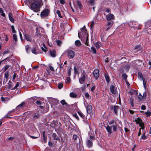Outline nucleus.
<instances>
[{
	"instance_id": "1",
	"label": "nucleus",
	"mask_w": 151,
	"mask_h": 151,
	"mask_svg": "<svg viewBox=\"0 0 151 151\" xmlns=\"http://www.w3.org/2000/svg\"><path fill=\"white\" fill-rule=\"evenodd\" d=\"M87 30L85 26L81 29L78 33V37L81 39L82 41L85 42L87 45H88V35L86 33Z\"/></svg>"
},
{
	"instance_id": "2",
	"label": "nucleus",
	"mask_w": 151,
	"mask_h": 151,
	"mask_svg": "<svg viewBox=\"0 0 151 151\" xmlns=\"http://www.w3.org/2000/svg\"><path fill=\"white\" fill-rule=\"evenodd\" d=\"M42 5L41 0H32L30 9L36 12L40 11Z\"/></svg>"
},
{
	"instance_id": "3",
	"label": "nucleus",
	"mask_w": 151,
	"mask_h": 151,
	"mask_svg": "<svg viewBox=\"0 0 151 151\" xmlns=\"http://www.w3.org/2000/svg\"><path fill=\"white\" fill-rule=\"evenodd\" d=\"M49 10L47 9H45L40 14L41 17L42 18H45L48 15L49 13Z\"/></svg>"
},
{
	"instance_id": "4",
	"label": "nucleus",
	"mask_w": 151,
	"mask_h": 151,
	"mask_svg": "<svg viewBox=\"0 0 151 151\" xmlns=\"http://www.w3.org/2000/svg\"><path fill=\"white\" fill-rule=\"evenodd\" d=\"M86 77V74L85 72H83L82 74V76L79 79V81L81 84L84 83Z\"/></svg>"
},
{
	"instance_id": "5",
	"label": "nucleus",
	"mask_w": 151,
	"mask_h": 151,
	"mask_svg": "<svg viewBox=\"0 0 151 151\" xmlns=\"http://www.w3.org/2000/svg\"><path fill=\"white\" fill-rule=\"evenodd\" d=\"M111 110L114 111L115 114L117 115L118 111L120 110V109L118 106H111Z\"/></svg>"
},
{
	"instance_id": "6",
	"label": "nucleus",
	"mask_w": 151,
	"mask_h": 151,
	"mask_svg": "<svg viewBox=\"0 0 151 151\" xmlns=\"http://www.w3.org/2000/svg\"><path fill=\"white\" fill-rule=\"evenodd\" d=\"M110 90L111 93L114 94H115L117 92L116 87L115 86L113 85H111L110 87Z\"/></svg>"
},
{
	"instance_id": "7",
	"label": "nucleus",
	"mask_w": 151,
	"mask_h": 151,
	"mask_svg": "<svg viewBox=\"0 0 151 151\" xmlns=\"http://www.w3.org/2000/svg\"><path fill=\"white\" fill-rule=\"evenodd\" d=\"M99 70L97 69H96L94 70L93 72V74L96 80H97L99 76Z\"/></svg>"
},
{
	"instance_id": "8",
	"label": "nucleus",
	"mask_w": 151,
	"mask_h": 151,
	"mask_svg": "<svg viewBox=\"0 0 151 151\" xmlns=\"http://www.w3.org/2000/svg\"><path fill=\"white\" fill-rule=\"evenodd\" d=\"M75 55V52L72 50L69 51L68 53V56L69 59L73 58Z\"/></svg>"
},
{
	"instance_id": "9",
	"label": "nucleus",
	"mask_w": 151,
	"mask_h": 151,
	"mask_svg": "<svg viewBox=\"0 0 151 151\" xmlns=\"http://www.w3.org/2000/svg\"><path fill=\"white\" fill-rule=\"evenodd\" d=\"M24 35L25 37V39L27 41L29 42H31L32 41V37L30 35L24 33Z\"/></svg>"
},
{
	"instance_id": "10",
	"label": "nucleus",
	"mask_w": 151,
	"mask_h": 151,
	"mask_svg": "<svg viewBox=\"0 0 151 151\" xmlns=\"http://www.w3.org/2000/svg\"><path fill=\"white\" fill-rule=\"evenodd\" d=\"M86 110L88 114H91L92 111V106L90 105H88L86 107Z\"/></svg>"
},
{
	"instance_id": "11",
	"label": "nucleus",
	"mask_w": 151,
	"mask_h": 151,
	"mask_svg": "<svg viewBox=\"0 0 151 151\" xmlns=\"http://www.w3.org/2000/svg\"><path fill=\"white\" fill-rule=\"evenodd\" d=\"M106 19L108 21L113 20L114 19V16L111 14H109L106 16Z\"/></svg>"
},
{
	"instance_id": "12",
	"label": "nucleus",
	"mask_w": 151,
	"mask_h": 151,
	"mask_svg": "<svg viewBox=\"0 0 151 151\" xmlns=\"http://www.w3.org/2000/svg\"><path fill=\"white\" fill-rule=\"evenodd\" d=\"M36 30L37 32L38 33L37 35V36L40 37L42 35L40 33V31L42 32L43 30V29L41 27H37L36 28Z\"/></svg>"
},
{
	"instance_id": "13",
	"label": "nucleus",
	"mask_w": 151,
	"mask_h": 151,
	"mask_svg": "<svg viewBox=\"0 0 151 151\" xmlns=\"http://www.w3.org/2000/svg\"><path fill=\"white\" fill-rule=\"evenodd\" d=\"M42 136L43 137V140H42L41 141L43 143H46L47 142V136H45V131H43L42 132Z\"/></svg>"
},
{
	"instance_id": "14",
	"label": "nucleus",
	"mask_w": 151,
	"mask_h": 151,
	"mask_svg": "<svg viewBox=\"0 0 151 151\" xmlns=\"http://www.w3.org/2000/svg\"><path fill=\"white\" fill-rule=\"evenodd\" d=\"M52 137L53 140H56L60 141V139L55 133H53L52 134Z\"/></svg>"
},
{
	"instance_id": "15",
	"label": "nucleus",
	"mask_w": 151,
	"mask_h": 151,
	"mask_svg": "<svg viewBox=\"0 0 151 151\" xmlns=\"http://www.w3.org/2000/svg\"><path fill=\"white\" fill-rule=\"evenodd\" d=\"M86 145L88 148H90L92 147L93 142L90 140L87 139L86 142Z\"/></svg>"
},
{
	"instance_id": "16",
	"label": "nucleus",
	"mask_w": 151,
	"mask_h": 151,
	"mask_svg": "<svg viewBox=\"0 0 151 151\" xmlns=\"http://www.w3.org/2000/svg\"><path fill=\"white\" fill-rule=\"evenodd\" d=\"M129 93L131 95H134L137 96L138 94V92L135 90H133L132 91H130L129 92Z\"/></svg>"
},
{
	"instance_id": "17",
	"label": "nucleus",
	"mask_w": 151,
	"mask_h": 151,
	"mask_svg": "<svg viewBox=\"0 0 151 151\" xmlns=\"http://www.w3.org/2000/svg\"><path fill=\"white\" fill-rule=\"evenodd\" d=\"M13 38L14 40L13 41L14 44H16L17 41V37L16 34H14L13 35Z\"/></svg>"
},
{
	"instance_id": "18",
	"label": "nucleus",
	"mask_w": 151,
	"mask_h": 151,
	"mask_svg": "<svg viewBox=\"0 0 151 151\" xmlns=\"http://www.w3.org/2000/svg\"><path fill=\"white\" fill-rule=\"evenodd\" d=\"M105 128L109 134H111L112 133V131L111 130V126H109L108 125L106 127H105Z\"/></svg>"
},
{
	"instance_id": "19",
	"label": "nucleus",
	"mask_w": 151,
	"mask_h": 151,
	"mask_svg": "<svg viewBox=\"0 0 151 151\" xmlns=\"http://www.w3.org/2000/svg\"><path fill=\"white\" fill-rule=\"evenodd\" d=\"M111 127L113 128V131L114 132H116L117 131V129L118 127V126L116 122H115V124H113L111 126Z\"/></svg>"
},
{
	"instance_id": "20",
	"label": "nucleus",
	"mask_w": 151,
	"mask_h": 151,
	"mask_svg": "<svg viewBox=\"0 0 151 151\" xmlns=\"http://www.w3.org/2000/svg\"><path fill=\"white\" fill-rule=\"evenodd\" d=\"M32 2V0H26L24 1V3L28 5V6H29L30 8V6H31V2Z\"/></svg>"
},
{
	"instance_id": "21",
	"label": "nucleus",
	"mask_w": 151,
	"mask_h": 151,
	"mask_svg": "<svg viewBox=\"0 0 151 151\" xmlns=\"http://www.w3.org/2000/svg\"><path fill=\"white\" fill-rule=\"evenodd\" d=\"M11 66L9 65H5L2 68V70H3V72L5 71L6 70H7Z\"/></svg>"
},
{
	"instance_id": "22",
	"label": "nucleus",
	"mask_w": 151,
	"mask_h": 151,
	"mask_svg": "<svg viewBox=\"0 0 151 151\" xmlns=\"http://www.w3.org/2000/svg\"><path fill=\"white\" fill-rule=\"evenodd\" d=\"M104 76L107 82L109 83L110 81V78L109 75L107 73H105Z\"/></svg>"
},
{
	"instance_id": "23",
	"label": "nucleus",
	"mask_w": 151,
	"mask_h": 151,
	"mask_svg": "<svg viewBox=\"0 0 151 151\" xmlns=\"http://www.w3.org/2000/svg\"><path fill=\"white\" fill-rule=\"evenodd\" d=\"M50 54L52 57H54L56 56V52L55 50L50 51Z\"/></svg>"
},
{
	"instance_id": "24",
	"label": "nucleus",
	"mask_w": 151,
	"mask_h": 151,
	"mask_svg": "<svg viewBox=\"0 0 151 151\" xmlns=\"http://www.w3.org/2000/svg\"><path fill=\"white\" fill-rule=\"evenodd\" d=\"M12 14L10 13L9 14V20L11 21V22H13L14 21V20L13 17H12Z\"/></svg>"
},
{
	"instance_id": "25",
	"label": "nucleus",
	"mask_w": 151,
	"mask_h": 151,
	"mask_svg": "<svg viewBox=\"0 0 151 151\" xmlns=\"http://www.w3.org/2000/svg\"><path fill=\"white\" fill-rule=\"evenodd\" d=\"M77 95L76 93L74 92H71L70 93V96L73 98H75L77 97Z\"/></svg>"
},
{
	"instance_id": "26",
	"label": "nucleus",
	"mask_w": 151,
	"mask_h": 151,
	"mask_svg": "<svg viewBox=\"0 0 151 151\" xmlns=\"http://www.w3.org/2000/svg\"><path fill=\"white\" fill-rule=\"evenodd\" d=\"M129 101H130V103L131 104V106H132V107H133L134 106V104H133V102H134L133 99L131 97L130 98Z\"/></svg>"
},
{
	"instance_id": "27",
	"label": "nucleus",
	"mask_w": 151,
	"mask_h": 151,
	"mask_svg": "<svg viewBox=\"0 0 151 151\" xmlns=\"http://www.w3.org/2000/svg\"><path fill=\"white\" fill-rule=\"evenodd\" d=\"M127 76L125 73H123L122 75V78L125 81L127 80Z\"/></svg>"
},
{
	"instance_id": "28",
	"label": "nucleus",
	"mask_w": 151,
	"mask_h": 151,
	"mask_svg": "<svg viewBox=\"0 0 151 151\" xmlns=\"http://www.w3.org/2000/svg\"><path fill=\"white\" fill-rule=\"evenodd\" d=\"M39 115L38 113H35L33 115V119H35L39 117Z\"/></svg>"
},
{
	"instance_id": "29",
	"label": "nucleus",
	"mask_w": 151,
	"mask_h": 151,
	"mask_svg": "<svg viewBox=\"0 0 151 151\" xmlns=\"http://www.w3.org/2000/svg\"><path fill=\"white\" fill-rule=\"evenodd\" d=\"M77 5L80 9L82 8V6L81 2L79 0L77 1Z\"/></svg>"
},
{
	"instance_id": "30",
	"label": "nucleus",
	"mask_w": 151,
	"mask_h": 151,
	"mask_svg": "<svg viewBox=\"0 0 151 151\" xmlns=\"http://www.w3.org/2000/svg\"><path fill=\"white\" fill-rule=\"evenodd\" d=\"M31 51L35 55H37L38 54V52H37L35 48L34 47L32 48V49L31 50Z\"/></svg>"
},
{
	"instance_id": "31",
	"label": "nucleus",
	"mask_w": 151,
	"mask_h": 151,
	"mask_svg": "<svg viewBox=\"0 0 151 151\" xmlns=\"http://www.w3.org/2000/svg\"><path fill=\"white\" fill-rule=\"evenodd\" d=\"M75 44L77 46H80L81 45V42L79 40H77L75 42Z\"/></svg>"
},
{
	"instance_id": "32",
	"label": "nucleus",
	"mask_w": 151,
	"mask_h": 151,
	"mask_svg": "<svg viewBox=\"0 0 151 151\" xmlns=\"http://www.w3.org/2000/svg\"><path fill=\"white\" fill-rule=\"evenodd\" d=\"M25 49L26 52L27 53H29V52L30 47L29 45H27L25 46Z\"/></svg>"
},
{
	"instance_id": "33",
	"label": "nucleus",
	"mask_w": 151,
	"mask_h": 151,
	"mask_svg": "<svg viewBox=\"0 0 151 151\" xmlns=\"http://www.w3.org/2000/svg\"><path fill=\"white\" fill-rule=\"evenodd\" d=\"M95 45L97 48H99L101 46V44L99 42H96L95 44Z\"/></svg>"
},
{
	"instance_id": "34",
	"label": "nucleus",
	"mask_w": 151,
	"mask_h": 151,
	"mask_svg": "<svg viewBox=\"0 0 151 151\" xmlns=\"http://www.w3.org/2000/svg\"><path fill=\"white\" fill-rule=\"evenodd\" d=\"M77 112L78 114L81 118H84L85 116L81 111H78Z\"/></svg>"
},
{
	"instance_id": "35",
	"label": "nucleus",
	"mask_w": 151,
	"mask_h": 151,
	"mask_svg": "<svg viewBox=\"0 0 151 151\" xmlns=\"http://www.w3.org/2000/svg\"><path fill=\"white\" fill-rule=\"evenodd\" d=\"M8 84H9L8 88L9 89H10L13 87V85L12 82L10 81H9Z\"/></svg>"
},
{
	"instance_id": "36",
	"label": "nucleus",
	"mask_w": 151,
	"mask_h": 151,
	"mask_svg": "<svg viewBox=\"0 0 151 151\" xmlns=\"http://www.w3.org/2000/svg\"><path fill=\"white\" fill-rule=\"evenodd\" d=\"M9 75V72L8 71H7L4 73V77L5 78L8 79Z\"/></svg>"
},
{
	"instance_id": "37",
	"label": "nucleus",
	"mask_w": 151,
	"mask_h": 151,
	"mask_svg": "<svg viewBox=\"0 0 151 151\" xmlns=\"http://www.w3.org/2000/svg\"><path fill=\"white\" fill-rule=\"evenodd\" d=\"M18 106L20 108H22L25 106V104L24 102H22L20 104L18 105Z\"/></svg>"
},
{
	"instance_id": "38",
	"label": "nucleus",
	"mask_w": 151,
	"mask_h": 151,
	"mask_svg": "<svg viewBox=\"0 0 151 151\" xmlns=\"http://www.w3.org/2000/svg\"><path fill=\"white\" fill-rule=\"evenodd\" d=\"M1 101H3L5 102L9 100V99L7 97L4 98L3 97H1Z\"/></svg>"
},
{
	"instance_id": "39",
	"label": "nucleus",
	"mask_w": 151,
	"mask_h": 151,
	"mask_svg": "<svg viewBox=\"0 0 151 151\" xmlns=\"http://www.w3.org/2000/svg\"><path fill=\"white\" fill-rule=\"evenodd\" d=\"M91 49L92 51V52L93 54H95L96 53V50L95 48L93 47H92L91 48Z\"/></svg>"
},
{
	"instance_id": "40",
	"label": "nucleus",
	"mask_w": 151,
	"mask_h": 151,
	"mask_svg": "<svg viewBox=\"0 0 151 151\" xmlns=\"http://www.w3.org/2000/svg\"><path fill=\"white\" fill-rule=\"evenodd\" d=\"M0 13L2 16L4 17L5 16V14L4 13L3 9L2 8H0Z\"/></svg>"
},
{
	"instance_id": "41",
	"label": "nucleus",
	"mask_w": 151,
	"mask_h": 151,
	"mask_svg": "<svg viewBox=\"0 0 151 151\" xmlns=\"http://www.w3.org/2000/svg\"><path fill=\"white\" fill-rule=\"evenodd\" d=\"M85 96L86 98L88 99H90L91 98V97L90 96L89 94L88 93H85Z\"/></svg>"
},
{
	"instance_id": "42",
	"label": "nucleus",
	"mask_w": 151,
	"mask_h": 151,
	"mask_svg": "<svg viewBox=\"0 0 151 151\" xmlns=\"http://www.w3.org/2000/svg\"><path fill=\"white\" fill-rule=\"evenodd\" d=\"M134 49L137 50V51L140 50H141V46L139 45L136 46Z\"/></svg>"
},
{
	"instance_id": "43",
	"label": "nucleus",
	"mask_w": 151,
	"mask_h": 151,
	"mask_svg": "<svg viewBox=\"0 0 151 151\" xmlns=\"http://www.w3.org/2000/svg\"><path fill=\"white\" fill-rule=\"evenodd\" d=\"M138 98L140 100H142L143 99H144L143 98V96H142L140 93L138 96Z\"/></svg>"
},
{
	"instance_id": "44",
	"label": "nucleus",
	"mask_w": 151,
	"mask_h": 151,
	"mask_svg": "<svg viewBox=\"0 0 151 151\" xmlns=\"http://www.w3.org/2000/svg\"><path fill=\"white\" fill-rule=\"evenodd\" d=\"M60 103L63 105H67V104L65 100H63L60 101Z\"/></svg>"
},
{
	"instance_id": "45",
	"label": "nucleus",
	"mask_w": 151,
	"mask_h": 151,
	"mask_svg": "<svg viewBox=\"0 0 151 151\" xmlns=\"http://www.w3.org/2000/svg\"><path fill=\"white\" fill-rule=\"evenodd\" d=\"M113 24V22H108L106 26L111 27Z\"/></svg>"
},
{
	"instance_id": "46",
	"label": "nucleus",
	"mask_w": 151,
	"mask_h": 151,
	"mask_svg": "<svg viewBox=\"0 0 151 151\" xmlns=\"http://www.w3.org/2000/svg\"><path fill=\"white\" fill-rule=\"evenodd\" d=\"M56 13L58 14V17L60 18H62V16L61 15L60 12L59 10H57L56 11Z\"/></svg>"
},
{
	"instance_id": "47",
	"label": "nucleus",
	"mask_w": 151,
	"mask_h": 151,
	"mask_svg": "<svg viewBox=\"0 0 151 151\" xmlns=\"http://www.w3.org/2000/svg\"><path fill=\"white\" fill-rule=\"evenodd\" d=\"M70 78L69 77H68L67 79L65 80L66 83H69L70 82Z\"/></svg>"
},
{
	"instance_id": "48",
	"label": "nucleus",
	"mask_w": 151,
	"mask_h": 151,
	"mask_svg": "<svg viewBox=\"0 0 151 151\" xmlns=\"http://www.w3.org/2000/svg\"><path fill=\"white\" fill-rule=\"evenodd\" d=\"M43 45L45 48H43V47H42V49L43 51L45 52H46L47 50V48L45 46L44 44H43Z\"/></svg>"
},
{
	"instance_id": "49",
	"label": "nucleus",
	"mask_w": 151,
	"mask_h": 151,
	"mask_svg": "<svg viewBox=\"0 0 151 151\" xmlns=\"http://www.w3.org/2000/svg\"><path fill=\"white\" fill-rule=\"evenodd\" d=\"M57 45L58 46H60L62 44V42L60 40H56Z\"/></svg>"
},
{
	"instance_id": "50",
	"label": "nucleus",
	"mask_w": 151,
	"mask_h": 151,
	"mask_svg": "<svg viewBox=\"0 0 151 151\" xmlns=\"http://www.w3.org/2000/svg\"><path fill=\"white\" fill-rule=\"evenodd\" d=\"M11 28L12 29V32L13 33H16V31L14 29V26L13 25L11 26Z\"/></svg>"
},
{
	"instance_id": "51",
	"label": "nucleus",
	"mask_w": 151,
	"mask_h": 151,
	"mask_svg": "<svg viewBox=\"0 0 151 151\" xmlns=\"http://www.w3.org/2000/svg\"><path fill=\"white\" fill-rule=\"evenodd\" d=\"M78 137L76 135L74 134L73 135V138L75 141L77 140Z\"/></svg>"
},
{
	"instance_id": "52",
	"label": "nucleus",
	"mask_w": 151,
	"mask_h": 151,
	"mask_svg": "<svg viewBox=\"0 0 151 151\" xmlns=\"http://www.w3.org/2000/svg\"><path fill=\"white\" fill-rule=\"evenodd\" d=\"M63 86V84L62 83H58V87L59 89H61L62 88Z\"/></svg>"
},
{
	"instance_id": "53",
	"label": "nucleus",
	"mask_w": 151,
	"mask_h": 151,
	"mask_svg": "<svg viewBox=\"0 0 151 151\" xmlns=\"http://www.w3.org/2000/svg\"><path fill=\"white\" fill-rule=\"evenodd\" d=\"M147 138V137L145 135V134L144 133L143 134L142 136H141V139H146Z\"/></svg>"
},
{
	"instance_id": "54",
	"label": "nucleus",
	"mask_w": 151,
	"mask_h": 151,
	"mask_svg": "<svg viewBox=\"0 0 151 151\" xmlns=\"http://www.w3.org/2000/svg\"><path fill=\"white\" fill-rule=\"evenodd\" d=\"M19 86V82H17L16 85L12 88V90H14L15 89L17 88Z\"/></svg>"
},
{
	"instance_id": "55",
	"label": "nucleus",
	"mask_w": 151,
	"mask_h": 151,
	"mask_svg": "<svg viewBox=\"0 0 151 151\" xmlns=\"http://www.w3.org/2000/svg\"><path fill=\"white\" fill-rule=\"evenodd\" d=\"M111 27L109 26H107L106 25L104 29L105 31H107Z\"/></svg>"
},
{
	"instance_id": "56",
	"label": "nucleus",
	"mask_w": 151,
	"mask_h": 151,
	"mask_svg": "<svg viewBox=\"0 0 151 151\" xmlns=\"http://www.w3.org/2000/svg\"><path fill=\"white\" fill-rule=\"evenodd\" d=\"M135 22H133V21H130L129 22V25H135Z\"/></svg>"
},
{
	"instance_id": "57",
	"label": "nucleus",
	"mask_w": 151,
	"mask_h": 151,
	"mask_svg": "<svg viewBox=\"0 0 151 151\" xmlns=\"http://www.w3.org/2000/svg\"><path fill=\"white\" fill-rule=\"evenodd\" d=\"M89 2L91 5H93L94 4V0H90L89 1Z\"/></svg>"
},
{
	"instance_id": "58",
	"label": "nucleus",
	"mask_w": 151,
	"mask_h": 151,
	"mask_svg": "<svg viewBox=\"0 0 151 151\" xmlns=\"http://www.w3.org/2000/svg\"><path fill=\"white\" fill-rule=\"evenodd\" d=\"M145 114L147 116H150L151 115V113L150 111L146 112L145 113Z\"/></svg>"
},
{
	"instance_id": "59",
	"label": "nucleus",
	"mask_w": 151,
	"mask_h": 151,
	"mask_svg": "<svg viewBox=\"0 0 151 151\" xmlns=\"http://www.w3.org/2000/svg\"><path fill=\"white\" fill-rule=\"evenodd\" d=\"M48 145L50 147H52L53 146L52 142L50 141L48 142Z\"/></svg>"
},
{
	"instance_id": "60",
	"label": "nucleus",
	"mask_w": 151,
	"mask_h": 151,
	"mask_svg": "<svg viewBox=\"0 0 151 151\" xmlns=\"http://www.w3.org/2000/svg\"><path fill=\"white\" fill-rule=\"evenodd\" d=\"M38 98L36 97H31L29 99L30 100H33L34 101H35V100H36V99Z\"/></svg>"
},
{
	"instance_id": "61",
	"label": "nucleus",
	"mask_w": 151,
	"mask_h": 151,
	"mask_svg": "<svg viewBox=\"0 0 151 151\" xmlns=\"http://www.w3.org/2000/svg\"><path fill=\"white\" fill-rule=\"evenodd\" d=\"M114 122V119L111 120L109 122V124L111 125L113 124Z\"/></svg>"
},
{
	"instance_id": "62",
	"label": "nucleus",
	"mask_w": 151,
	"mask_h": 151,
	"mask_svg": "<svg viewBox=\"0 0 151 151\" xmlns=\"http://www.w3.org/2000/svg\"><path fill=\"white\" fill-rule=\"evenodd\" d=\"M73 116L78 120H79V118L77 114H73Z\"/></svg>"
},
{
	"instance_id": "63",
	"label": "nucleus",
	"mask_w": 151,
	"mask_h": 151,
	"mask_svg": "<svg viewBox=\"0 0 151 151\" xmlns=\"http://www.w3.org/2000/svg\"><path fill=\"white\" fill-rule=\"evenodd\" d=\"M8 78L6 79V78H4V81H3V84L4 85L6 84V82L8 81Z\"/></svg>"
},
{
	"instance_id": "64",
	"label": "nucleus",
	"mask_w": 151,
	"mask_h": 151,
	"mask_svg": "<svg viewBox=\"0 0 151 151\" xmlns=\"http://www.w3.org/2000/svg\"><path fill=\"white\" fill-rule=\"evenodd\" d=\"M94 24V22L93 21L91 23L90 25V27L91 28H93Z\"/></svg>"
}]
</instances>
